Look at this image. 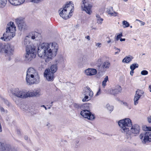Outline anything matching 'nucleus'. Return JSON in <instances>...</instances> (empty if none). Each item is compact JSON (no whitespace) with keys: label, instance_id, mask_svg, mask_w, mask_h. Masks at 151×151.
Instances as JSON below:
<instances>
[{"label":"nucleus","instance_id":"1","mask_svg":"<svg viewBox=\"0 0 151 151\" xmlns=\"http://www.w3.org/2000/svg\"><path fill=\"white\" fill-rule=\"evenodd\" d=\"M58 49V45L56 43H43L38 47L37 54L48 63L55 56Z\"/></svg>","mask_w":151,"mask_h":151},{"label":"nucleus","instance_id":"2","mask_svg":"<svg viewBox=\"0 0 151 151\" xmlns=\"http://www.w3.org/2000/svg\"><path fill=\"white\" fill-rule=\"evenodd\" d=\"M40 77L37 71L34 68L30 67L26 71V82L28 85L37 84L39 82Z\"/></svg>","mask_w":151,"mask_h":151},{"label":"nucleus","instance_id":"3","mask_svg":"<svg viewBox=\"0 0 151 151\" xmlns=\"http://www.w3.org/2000/svg\"><path fill=\"white\" fill-rule=\"evenodd\" d=\"M118 124L121 128V130L122 133L126 134L127 138L130 139L132 135L129 132V127L132 126V123L131 119L129 118H125L119 121Z\"/></svg>","mask_w":151,"mask_h":151},{"label":"nucleus","instance_id":"4","mask_svg":"<svg viewBox=\"0 0 151 151\" xmlns=\"http://www.w3.org/2000/svg\"><path fill=\"white\" fill-rule=\"evenodd\" d=\"M16 27L14 23L10 22L7 25L6 32L3 34V37H1V40L4 41H8L15 36L14 32Z\"/></svg>","mask_w":151,"mask_h":151},{"label":"nucleus","instance_id":"5","mask_svg":"<svg viewBox=\"0 0 151 151\" xmlns=\"http://www.w3.org/2000/svg\"><path fill=\"white\" fill-rule=\"evenodd\" d=\"M73 9L71 3L67 4L59 10V15L63 19H68L71 16V14L73 12Z\"/></svg>","mask_w":151,"mask_h":151},{"label":"nucleus","instance_id":"6","mask_svg":"<svg viewBox=\"0 0 151 151\" xmlns=\"http://www.w3.org/2000/svg\"><path fill=\"white\" fill-rule=\"evenodd\" d=\"M35 47L30 45L26 47V53L24 56V60L27 62L31 61L35 56Z\"/></svg>","mask_w":151,"mask_h":151},{"label":"nucleus","instance_id":"7","mask_svg":"<svg viewBox=\"0 0 151 151\" xmlns=\"http://www.w3.org/2000/svg\"><path fill=\"white\" fill-rule=\"evenodd\" d=\"M30 39L33 40L35 39L36 40H40L41 39V35L39 33L35 32H31L29 35L27 36L24 39V45L26 47L32 45L29 41Z\"/></svg>","mask_w":151,"mask_h":151},{"label":"nucleus","instance_id":"8","mask_svg":"<svg viewBox=\"0 0 151 151\" xmlns=\"http://www.w3.org/2000/svg\"><path fill=\"white\" fill-rule=\"evenodd\" d=\"M12 94L19 98L24 99L28 97V91L23 90H19L15 88L11 90Z\"/></svg>","mask_w":151,"mask_h":151},{"label":"nucleus","instance_id":"9","mask_svg":"<svg viewBox=\"0 0 151 151\" xmlns=\"http://www.w3.org/2000/svg\"><path fill=\"white\" fill-rule=\"evenodd\" d=\"M83 94L85 96L82 99L83 102L87 101L90 100L93 95V92L88 86L84 88Z\"/></svg>","mask_w":151,"mask_h":151},{"label":"nucleus","instance_id":"10","mask_svg":"<svg viewBox=\"0 0 151 151\" xmlns=\"http://www.w3.org/2000/svg\"><path fill=\"white\" fill-rule=\"evenodd\" d=\"M93 4L90 2L88 1H83L81 7L82 10L84 11L89 15H90L92 13L91 9L93 6Z\"/></svg>","mask_w":151,"mask_h":151},{"label":"nucleus","instance_id":"11","mask_svg":"<svg viewBox=\"0 0 151 151\" xmlns=\"http://www.w3.org/2000/svg\"><path fill=\"white\" fill-rule=\"evenodd\" d=\"M15 22L20 30H24L27 29L28 27L23 19L17 18L16 19Z\"/></svg>","mask_w":151,"mask_h":151},{"label":"nucleus","instance_id":"12","mask_svg":"<svg viewBox=\"0 0 151 151\" xmlns=\"http://www.w3.org/2000/svg\"><path fill=\"white\" fill-rule=\"evenodd\" d=\"M80 114L84 118L90 120H93L95 118L94 115L92 114L89 110L81 111Z\"/></svg>","mask_w":151,"mask_h":151},{"label":"nucleus","instance_id":"13","mask_svg":"<svg viewBox=\"0 0 151 151\" xmlns=\"http://www.w3.org/2000/svg\"><path fill=\"white\" fill-rule=\"evenodd\" d=\"M28 97H38L42 95L41 89L37 88L31 91H28Z\"/></svg>","mask_w":151,"mask_h":151},{"label":"nucleus","instance_id":"14","mask_svg":"<svg viewBox=\"0 0 151 151\" xmlns=\"http://www.w3.org/2000/svg\"><path fill=\"white\" fill-rule=\"evenodd\" d=\"M144 93V92L142 90L137 89L136 91L134 99V104L135 105H136L138 104V100Z\"/></svg>","mask_w":151,"mask_h":151},{"label":"nucleus","instance_id":"15","mask_svg":"<svg viewBox=\"0 0 151 151\" xmlns=\"http://www.w3.org/2000/svg\"><path fill=\"white\" fill-rule=\"evenodd\" d=\"M44 76L48 81H52L54 80V74L51 72L50 69L45 70Z\"/></svg>","mask_w":151,"mask_h":151},{"label":"nucleus","instance_id":"16","mask_svg":"<svg viewBox=\"0 0 151 151\" xmlns=\"http://www.w3.org/2000/svg\"><path fill=\"white\" fill-rule=\"evenodd\" d=\"M4 52L8 55H12L14 51V47L9 44H5V47L4 48Z\"/></svg>","mask_w":151,"mask_h":151},{"label":"nucleus","instance_id":"17","mask_svg":"<svg viewBox=\"0 0 151 151\" xmlns=\"http://www.w3.org/2000/svg\"><path fill=\"white\" fill-rule=\"evenodd\" d=\"M131 127H132L130 130H129V132L131 134H132H132H135V135L139 134L140 130V127L138 125L134 124L133 126L132 125ZM131 135L132 137V134H131Z\"/></svg>","mask_w":151,"mask_h":151},{"label":"nucleus","instance_id":"18","mask_svg":"<svg viewBox=\"0 0 151 151\" xmlns=\"http://www.w3.org/2000/svg\"><path fill=\"white\" fill-rule=\"evenodd\" d=\"M122 88L120 86H117L114 88L111 89L109 91V93L112 95H115L120 92Z\"/></svg>","mask_w":151,"mask_h":151},{"label":"nucleus","instance_id":"19","mask_svg":"<svg viewBox=\"0 0 151 151\" xmlns=\"http://www.w3.org/2000/svg\"><path fill=\"white\" fill-rule=\"evenodd\" d=\"M96 70L94 68H88L85 70V74L88 76H92L96 75L97 73Z\"/></svg>","mask_w":151,"mask_h":151},{"label":"nucleus","instance_id":"20","mask_svg":"<svg viewBox=\"0 0 151 151\" xmlns=\"http://www.w3.org/2000/svg\"><path fill=\"white\" fill-rule=\"evenodd\" d=\"M106 12L108 15L111 16L116 17L117 16L118 13L115 12L112 6H109L106 8Z\"/></svg>","mask_w":151,"mask_h":151},{"label":"nucleus","instance_id":"21","mask_svg":"<svg viewBox=\"0 0 151 151\" xmlns=\"http://www.w3.org/2000/svg\"><path fill=\"white\" fill-rule=\"evenodd\" d=\"M151 141V132H147L145 133V136L142 141V142L145 144L147 141Z\"/></svg>","mask_w":151,"mask_h":151},{"label":"nucleus","instance_id":"22","mask_svg":"<svg viewBox=\"0 0 151 151\" xmlns=\"http://www.w3.org/2000/svg\"><path fill=\"white\" fill-rule=\"evenodd\" d=\"M91 104L90 103H85L80 105V108L82 111L89 110Z\"/></svg>","mask_w":151,"mask_h":151},{"label":"nucleus","instance_id":"23","mask_svg":"<svg viewBox=\"0 0 151 151\" xmlns=\"http://www.w3.org/2000/svg\"><path fill=\"white\" fill-rule=\"evenodd\" d=\"M133 58L131 56H126L123 60L122 62L123 63H129L131 61Z\"/></svg>","mask_w":151,"mask_h":151},{"label":"nucleus","instance_id":"24","mask_svg":"<svg viewBox=\"0 0 151 151\" xmlns=\"http://www.w3.org/2000/svg\"><path fill=\"white\" fill-rule=\"evenodd\" d=\"M57 64H55L53 65H52L50 67V71L51 72L54 73L57 71Z\"/></svg>","mask_w":151,"mask_h":151},{"label":"nucleus","instance_id":"25","mask_svg":"<svg viewBox=\"0 0 151 151\" xmlns=\"http://www.w3.org/2000/svg\"><path fill=\"white\" fill-rule=\"evenodd\" d=\"M110 66V63L108 61H105L104 63L102 65V68L104 69H108Z\"/></svg>","mask_w":151,"mask_h":151},{"label":"nucleus","instance_id":"26","mask_svg":"<svg viewBox=\"0 0 151 151\" xmlns=\"http://www.w3.org/2000/svg\"><path fill=\"white\" fill-rule=\"evenodd\" d=\"M106 108L109 111L110 113H111L113 110L114 106H112L110 105L109 104H107L106 106Z\"/></svg>","mask_w":151,"mask_h":151},{"label":"nucleus","instance_id":"27","mask_svg":"<svg viewBox=\"0 0 151 151\" xmlns=\"http://www.w3.org/2000/svg\"><path fill=\"white\" fill-rule=\"evenodd\" d=\"M56 62L57 63H61L64 62V58L62 56H59L58 59L56 60Z\"/></svg>","mask_w":151,"mask_h":151},{"label":"nucleus","instance_id":"28","mask_svg":"<svg viewBox=\"0 0 151 151\" xmlns=\"http://www.w3.org/2000/svg\"><path fill=\"white\" fill-rule=\"evenodd\" d=\"M6 0H0V8H3L6 5Z\"/></svg>","mask_w":151,"mask_h":151},{"label":"nucleus","instance_id":"29","mask_svg":"<svg viewBox=\"0 0 151 151\" xmlns=\"http://www.w3.org/2000/svg\"><path fill=\"white\" fill-rule=\"evenodd\" d=\"M138 64L137 63L133 64L131 65L130 68L131 70H134L136 68L138 67Z\"/></svg>","mask_w":151,"mask_h":151},{"label":"nucleus","instance_id":"30","mask_svg":"<svg viewBox=\"0 0 151 151\" xmlns=\"http://www.w3.org/2000/svg\"><path fill=\"white\" fill-rule=\"evenodd\" d=\"M108 80V76H106L104 78V80L102 82V84L103 87H104L106 85V83Z\"/></svg>","mask_w":151,"mask_h":151},{"label":"nucleus","instance_id":"31","mask_svg":"<svg viewBox=\"0 0 151 151\" xmlns=\"http://www.w3.org/2000/svg\"><path fill=\"white\" fill-rule=\"evenodd\" d=\"M122 24L124 26V28H126L129 26V24L127 21L124 20L122 22Z\"/></svg>","mask_w":151,"mask_h":151},{"label":"nucleus","instance_id":"32","mask_svg":"<svg viewBox=\"0 0 151 151\" xmlns=\"http://www.w3.org/2000/svg\"><path fill=\"white\" fill-rule=\"evenodd\" d=\"M12 150L11 146L9 145H8L5 147V150L4 151H11Z\"/></svg>","mask_w":151,"mask_h":151},{"label":"nucleus","instance_id":"33","mask_svg":"<svg viewBox=\"0 0 151 151\" xmlns=\"http://www.w3.org/2000/svg\"><path fill=\"white\" fill-rule=\"evenodd\" d=\"M17 0H9L10 3L14 5H17Z\"/></svg>","mask_w":151,"mask_h":151},{"label":"nucleus","instance_id":"34","mask_svg":"<svg viewBox=\"0 0 151 151\" xmlns=\"http://www.w3.org/2000/svg\"><path fill=\"white\" fill-rule=\"evenodd\" d=\"M5 150V147L4 144L1 142H0V151H4Z\"/></svg>","mask_w":151,"mask_h":151},{"label":"nucleus","instance_id":"35","mask_svg":"<svg viewBox=\"0 0 151 151\" xmlns=\"http://www.w3.org/2000/svg\"><path fill=\"white\" fill-rule=\"evenodd\" d=\"M102 62V60L101 58H99L96 61V64L99 66L101 65Z\"/></svg>","mask_w":151,"mask_h":151},{"label":"nucleus","instance_id":"36","mask_svg":"<svg viewBox=\"0 0 151 151\" xmlns=\"http://www.w3.org/2000/svg\"><path fill=\"white\" fill-rule=\"evenodd\" d=\"M5 47V44H3L2 43H0V52H2L3 51H4Z\"/></svg>","mask_w":151,"mask_h":151},{"label":"nucleus","instance_id":"37","mask_svg":"<svg viewBox=\"0 0 151 151\" xmlns=\"http://www.w3.org/2000/svg\"><path fill=\"white\" fill-rule=\"evenodd\" d=\"M123 36L122 34V33L120 34H118L117 35V36L115 38V40L116 41H118L119 39H120L121 37Z\"/></svg>","mask_w":151,"mask_h":151},{"label":"nucleus","instance_id":"38","mask_svg":"<svg viewBox=\"0 0 151 151\" xmlns=\"http://www.w3.org/2000/svg\"><path fill=\"white\" fill-rule=\"evenodd\" d=\"M148 73V72L146 70H143L141 72V74L142 75H146Z\"/></svg>","mask_w":151,"mask_h":151},{"label":"nucleus","instance_id":"39","mask_svg":"<svg viewBox=\"0 0 151 151\" xmlns=\"http://www.w3.org/2000/svg\"><path fill=\"white\" fill-rule=\"evenodd\" d=\"M25 0H17V5H20L23 4L25 1Z\"/></svg>","mask_w":151,"mask_h":151},{"label":"nucleus","instance_id":"40","mask_svg":"<svg viewBox=\"0 0 151 151\" xmlns=\"http://www.w3.org/2000/svg\"><path fill=\"white\" fill-rule=\"evenodd\" d=\"M103 20V19L101 18L98 19H97V23L99 24H101Z\"/></svg>","mask_w":151,"mask_h":151},{"label":"nucleus","instance_id":"41","mask_svg":"<svg viewBox=\"0 0 151 151\" xmlns=\"http://www.w3.org/2000/svg\"><path fill=\"white\" fill-rule=\"evenodd\" d=\"M1 98L4 101L5 103L8 106H9V101L6 100L4 98L1 97Z\"/></svg>","mask_w":151,"mask_h":151},{"label":"nucleus","instance_id":"42","mask_svg":"<svg viewBox=\"0 0 151 151\" xmlns=\"http://www.w3.org/2000/svg\"><path fill=\"white\" fill-rule=\"evenodd\" d=\"M73 106L77 108H80V106L79 105V104H76V103H74L73 104Z\"/></svg>","mask_w":151,"mask_h":151},{"label":"nucleus","instance_id":"43","mask_svg":"<svg viewBox=\"0 0 151 151\" xmlns=\"http://www.w3.org/2000/svg\"><path fill=\"white\" fill-rule=\"evenodd\" d=\"M31 2L34 3H38L40 2V0H31Z\"/></svg>","mask_w":151,"mask_h":151},{"label":"nucleus","instance_id":"44","mask_svg":"<svg viewBox=\"0 0 151 151\" xmlns=\"http://www.w3.org/2000/svg\"><path fill=\"white\" fill-rule=\"evenodd\" d=\"M145 133H142L141 134L139 135V137L140 139H142L143 137L145 136Z\"/></svg>","mask_w":151,"mask_h":151},{"label":"nucleus","instance_id":"45","mask_svg":"<svg viewBox=\"0 0 151 151\" xmlns=\"http://www.w3.org/2000/svg\"><path fill=\"white\" fill-rule=\"evenodd\" d=\"M136 21H138L140 22L141 23L142 25H144L145 24V22H143L142 21H140L139 19H136Z\"/></svg>","mask_w":151,"mask_h":151},{"label":"nucleus","instance_id":"46","mask_svg":"<svg viewBox=\"0 0 151 151\" xmlns=\"http://www.w3.org/2000/svg\"><path fill=\"white\" fill-rule=\"evenodd\" d=\"M96 46H97L98 47H100L101 46V43H96Z\"/></svg>","mask_w":151,"mask_h":151},{"label":"nucleus","instance_id":"47","mask_svg":"<svg viewBox=\"0 0 151 151\" xmlns=\"http://www.w3.org/2000/svg\"><path fill=\"white\" fill-rule=\"evenodd\" d=\"M147 119L148 122L149 123H151V116H150L147 117Z\"/></svg>","mask_w":151,"mask_h":151},{"label":"nucleus","instance_id":"48","mask_svg":"<svg viewBox=\"0 0 151 151\" xmlns=\"http://www.w3.org/2000/svg\"><path fill=\"white\" fill-rule=\"evenodd\" d=\"M146 130L147 131H151V127H147Z\"/></svg>","mask_w":151,"mask_h":151},{"label":"nucleus","instance_id":"49","mask_svg":"<svg viewBox=\"0 0 151 151\" xmlns=\"http://www.w3.org/2000/svg\"><path fill=\"white\" fill-rule=\"evenodd\" d=\"M134 70H131V71L130 72V74L131 76H132L134 73Z\"/></svg>","mask_w":151,"mask_h":151},{"label":"nucleus","instance_id":"50","mask_svg":"<svg viewBox=\"0 0 151 151\" xmlns=\"http://www.w3.org/2000/svg\"><path fill=\"white\" fill-rule=\"evenodd\" d=\"M125 38L122 39V38H121L120 39V40L121 42H122L123 41H125Z\"/></svg>","mask_w":151,"mask_h":151},{"label":"nucleus","instance_id":"51","mask_svg":"<svg viewBox=\"0 0 151 151\" xmlns=\"http://www.w3.org/2000/svg\"><path fill=\"white\" fill-rule=\"evenodd\" d=\"M85 38H86L87 39H88V40H90V37L89 36H87Z\"/></svg>","mask_w":151,"mask_h":151},{"label":"nucleus","instance_id":"52","mask_svg":"<svg viewBox=\"0 0 151 151\" xmlns=\"http://www.w3.org/2000/svg\"><path fill=\"white\" fill-rule=\"evenodd\" d=\"M148 88L150 92H151V85H149L148 87Z\"/></svg>","mask_w":151,"mask_h":151},{"label":"nucleus","instance_id":"53","mask_svg":"<svg viewBox=\"0 0 151 151\" xmlns=\"http://www.w3.org/2000/svg\"><path fill=\"white\" fill-rule=\"evenodd\" d=\"M17 133L18 134H20V131L19 129H17Z\"/></svg>","mask_w":151,"mask_h":151},{"label":"nucleus","instance_id":"54","mask_svg":"<svg viewBox=\"0 0 151 151\" xmlns=\"http://www.w3.org/2000/svg\"><path fill=\"white\" fill-rule=\"evenodd\" d=\"M123 104L125 106H128L126 102H124L123 103Z\"/></svg>","mask_w":151,"mask_h":151},{"label":"nucleus","instance_id":"55","mask_svg":"<svg viewBox=\"0 0 151 151\" xmlns=\"http://www.w3.org/2000/svg\"><path fill=\"white\" fill-rule=\"evenodd\" d=\"M100 94V92H99V91H98L97 92V93L96 96H98V95H99Z\"/></svg>","mask_w":151,"mask_h":151},{"label":"nucleus","instance_id":"56","mask_svg":"<svg viewBox=\"0 0 151 151\" xmlns=\"http://www.w3.org/2000/svg\"><path fill=\"white\" fill-rule=\"evenodd\" d=\"M96 17L97 19H99V18H101L100 16L99 15H96Z\"/></svg>","mask_w":151,"mask_h":151},{"label":"nucleus","instance_id":"57","mask_svg":"<svg viewBox=\"0 0 151 151\" xmlns=\"http://www.w3.org/2000/svg\"><path fill=\"white\" fill-rule=\"evenodd\" d=\"M28 137L27 136H25L24 137V138L25 140H27L28 139Z\"/></svg>","mask_w":151,"mask_h":151},{"label":"nucleus","instance_id":"58","mask_svg":"<svg viewBox=\"0 0 151 151\" xmlns=\"http://www.w3.org/2000/svg\"><path fill=\"white\" fill-rule=\"evenodd\" d=\"M2 131V129L1 128V125H0V132H1Z\"/></svg>","mask_w":151,"mask_h":151},{"label":"nucleus","instance_id":"59","mask_svg":"<svg viewBox=\"0 0 151 151\" xmlns=\"http://www.w3.org/2000/svg\"><path fill=\"white\" fill-rule=\"evenodd\" d=\"M111 42V39H109V40L107 41V43H109Z\"/></svg>","mask_w":151,"mask_h":151},{"label":"nucleus","instance_id":"60","mask_svg":"<svg viewBox=\"0 0 151 151\" xmlns=\"http://www.w3.org/2000/svg\"><path fill=\"white\" fill-rule=\"evenodd\" d=\"M42 106L43 107H44L45 109V110H47V108L44 105H43Z\"/></svg>","mask_w":151,"mask_h":151},{"label":"nucleus","instance_id":"61","mask_svg":"<svg viewBox=\"0 0 151 151\" xmlns=\"http://www.w3.org/2000/svg\"><path fill=\"white\" fill-rule=\"evenodd\" d=\"M119 52H115V55H116V54H117Z\"/></svg>","mask_w":151,"mask_h":151},{"label":"nucleus","instance_id":"62","mask_svg":"<svg viewBox=\"0 0 151 151\" xmlns=\"http://www.w3.org/2000/svg\"><path fill=\"white\" fill-rule=\"evenodd\" d=\"M100 90H101L100 88H99V90H98V91H99V92H100Z\"/></svg>","mask_w":151,"mask_h":151},{"label":"nucleus","instance_id":"63","mask_svg":"<svg viewBox=\"0 0 151 151\" xmlns=\"http://www.w3.org/2000/svg\"><path fill=\"white\" fill-rule=\"evenodd\" d=\"M116 49L118 50H119V52H120V50L119 49L117 48Z\"/></svg>","mask_w":151,"mask_h":151},{"label":"nucleus","instance_id":"64","mask_svg":"<svg viewBox=\"0 0 151 151\" xmlns=\"http://www.w3.org/2000/svg\"><path fill=\"white\" fill-rule=\"evenodd\" d=\"M123 0L126 2H127L128 1V0Z\"/></svg>","mask_w":151,"mask_h":151}]
</instances>
